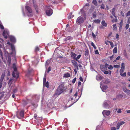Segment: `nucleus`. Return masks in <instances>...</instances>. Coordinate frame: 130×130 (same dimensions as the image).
Masks as SVG:
<instances>
[{
	"label": "nucleus",
	"mask_w": 130,
	"mask_h": 130,
	"mask_svg": "<svg viewBox=\"0 0 130 130\" xmlns=\"http://www.w3.org/2000/svg\"><path fill=\"white\" fill-rule=\"evenodd\" d=\"M123 54L125 57L127 58V55L125 50H124V51Z\"/></svg>",
	"instance_id": "nucleus-29"
},
{
	"label": "nucleus",
	"mask_w": 130,
	"mask_h": 130,
	"mask_svg": "<svg viewBox=\"0 0 130 130\" xmlns=\"http://www.w3.org/2000/svg\"><path fill=\"white\" fill-rule=\"evenodd\" d=\"M110 41H109L107 40V41H105V44L106 45H109V43H110Z\"/></svg>",
	"instance_id": "nucleus-45"
},
{
	"label": "nucleus",
	"mask_w": 130,
	"mask_h": 130,
	"mask_svg": "<svg viewBox=\"0 0 130 130\" xmlns=\"http://www.w3.org/2000/svg\"><path fill=\"white\" fill-rule=\"evenodd\" d=\"M5 76V74H3L1 76V78L0 81L1 82H2Z\"/></svg>",
	"instance_id": "nucleus-24"
},
{
	"label": "nucleus",
	"mask_w": 130,
	"mask_h": 130,
	"mask_svg": "<svg viewBox=\"0 0 130 130\" xmlns=\"http://www.w3.org/2000/svg\"><path fill=\"white\" fill-rule=\"evenodd\" d=\"M108 66V64L106 63L104 65H101L100 66L101 70L103 72H104L107 69V67Z\"/></svg>",
	"instance_id": "nucleus-8"
},
{
	"label": "nucleus",
	"mask_w": 130,
	"mask_h": 130,
	"mask_svg": "<svg viewBox=\"0 0 130 130\" xmlns=\"http://www.w3.org/2000/svg\"><path fill=\"white\" fill-rule=\"evenodd\" d=\"M81 56V55H78L77 56V57L76 58V60H77V59H79L80 58V57Z\"/></svg>",
	"instance_id": "nucleus-43"
},
{
	"label": "nucleus",
	"mask_w": 130,
	"mask_h": 130,
	"mask_svg": "<svg viewBox=\"0 0 130 130\" xmlns=\"http://www.w3.org/2000/svg\"><path fill=\"white\" fill-rule=\"evenodd\" d=\"M100 88L103 92H105L107 88V86L106 85L100 86Z\"/></svg>",
	"instance_id": "nucleus-13"
},
{
	"label": "nucleus",
	"mask_w": 130,
	"mask_h": 130,
	"mask_svg": "<svg viewBox=\"0 0 130 130\" xmlns=\"http://www.w3.org/2000/svg\"><path fill=\"white\" fill-rule=\"evenodd\" d=\"M105 7V6L103 4H102L101 7V8L102 9H104Z\"/></svg>",
	"instance_id": "nucleus-54"
},
{
	"label": "nucleus",
	"mask_w": 130,
	"mask_h": 130,
	"mask_svg": "<svg viewBox=\"0 0 130 130\" xmlns=\"http://www.w3.org/2000/svg\"><path fill=\"white\" fill-rule=\"evenodd\" d=\"M12 79H10L9 80V82L8 83V85H11L12 83Z\"/></svg>",
	"instance_id": "nucleus-32"
},
{
	"label": "nucleus",
	"mask_w": 130,
	"mask_h": 130,
	"mask_svg": "<svg viewBox=\"0 0 130 130\" xmlns=\"http://www.w3.org/2000/svg\"><path fill=\"white\" fill-rule=\"evenodd\" d=\"M116 36L117 39H118L119 38V35L118 34H116Z\"/></svg>",
	"instance_id": "nucleus-64"
},
{
	"label": "nucleus",
	"mask_w": 130,
	"mask_h": 130,
	"mask_svg": "<svg viewBox=\"0 0 130 130\" xmlns=\"http://www.w3.org/2000/svg\"><path fill=\"white\" fill-rule=\"evenodd\" d=\"M46 14L48 16H51L53 13V10L52 9H49L46 10Z\"/></svg>",
	"instance_id": "nucleus-10"
},
{
	"label": "nucleus",
	"mask_w": 130,
	"mask_h": 130,
	"mask_svg": "<svg viewBox=\"0 0 130 130\" xmlns=\"http://www.w3.org/2000/svg\"><path fill=\"white\" fill-rule=\"evenodd\" d=\"M107 68H108V69L110 70H112L113 69V67L111 65H108V66Z\"/></svg>",
	"instance_id": "nucleus-33"
},
{
	"label": "nucleus",
	"mask_w": 130,
	"mask_h": 130,
	"mask_svg": "<svg viewBox=\"0 0 130 130\" xmlns=\"http://www.w3.org/2000/svg\"><path fill=\"white\" fill-rule=\"evenodd\" d=\"M100 22V20L99 19L95 20H94V22L96 23H99Z\"/></svg>",
	"instance_id": "nucleus-27"
},
{
	"label": "nucleus",
	"mask_w": 130,
	"mask_h": 130,
	"mask_svg": "<svg viewBox=\"0 0 130 130\" xmlns=\"http://www.w3.org/2000/svg\"><path fill=\"white\" fill-rule=\"evenodd\" d=\"M124 69H121L120 70V74H122V73L124 72Z\"/></svg>",
	"instance_id": "nucleus-44"
},
{
	"label": "nucleus",
	"mask_w": 130,
	"mask_h": 130,
	"mask_svg": "<svg viewBox=\"0 0 130 130\" xmlns=\"http://www.w3.org/2000/svg\"><path fill=\"white\" fill-rule=\"evenodd\" d=\"M88 54V52L87 51H86L85 52V55H87Z\"/></svg>",
	"instance_id": "nucleus-53"
},
{
	"label": "nucleus",
	"mask_w": 130,
	"mask_h": 130,
	"mask_svg": "<svg viewBox=\"0 0 130 130\" xmlns=\"http://www.w3.org/2000/svg\"><path fill=\"white\" fill-rule=\"evenodd\" d=\"M120 75L122 77H125L126 76V72H124L123 74H120Z\"/></svg>",
	"instance_id": "nucleus-35"
},
{
	"label": "nucleus",
	"mask_w": 130,
	"mask_h": 130,
	"mask_svg": "<svg viewBox=\"0 0 130 130\" xmlns=\"http://www.w3.org/2000/svg\"><path fill=\"white\" fill-rule=\"evenodd\" d=\"M115 19H113L112 20V22H116L117 21V19L116 18H115Z\"/></svg>",
	"instance_id": "nucleus-48"
},
{
	"label": "nucleus",
	"mask_w": 130,
	"mask_h": 130,
	"mask_svg": "<svg viewBox=\"0 0 130 130\" xmlns=\"http://www.w3.org/2000/svg\"><path fill=\"white\" fill-rule=\"evenodd\" d=\"M92 3L95 5H96L97 2L96 0H93L92 2Z\"/></svg>",
	"instance_id": "nucleus-36"
},
{
	"label": "nucleus",
	"mask_w": 130,
	"mask_h": 130,
	"mask_svg": "<svg viewBox=\"0 0 130 130\" xmlns=\"http://www.w3.org/2000/svg\"><path fill=\"white\" fill-rule=\"evenodd\" d=\"M0 28L2 29H4V27L1 21H0Z\"/></svg>",
	"instance_id": "nucleus-30"
},
{
	"label": "nucleus",
	"mask_w": 130,
	"mask_h": 130,
	"mask_svg": "<svg viewBox=\"0 0 130 130\" xmlns=\"http://www.w3.org/2000/svg\"><path fill=\"white\" fill-rule=\"evenodd\" d=\"M51 68L50 67H49L47 69V73H48L51 70Z\"/></svg>",
	"instance_id": "nucleus-49"
},
{
	"label": "nucleus",
	"mask_w": 130,
	"mask_h": 130,
	"mask_svg": "<svg viewBox=\"0 0 130 130\" xmlns=\"http://www.w3.org/2000/svg\"><path fill=\"white\" fill-rule=\"evenodd\" d=\"M95 53L96 54H99V53L98 50H96L95 51Z\"/></svg>",
	"instance_id": "nucleus-56"
},
{
	"label": "nucleus",
	"mask_w": 130,
	"mask_h": 130,
	"mask_svg": "<svg viewBox=\"0 0 130 130\" xmlns=\"http://www.w3.org/2000/svg\"><path fill=\"white\" fill-rule=\"evenodd\" d=\"M101 24L102 26L104 27H106L107 24L105 22L104 20L102 21L101 22Z\"/></svg>",
	"instance_id": "nucleus-20"
},
{
	"label": "nucleus",
	"mask_w": 130,
	"mask_h": 130,
	"mask_svg": "<svg viewBox=\"0 0 130 130\" xmlns=\"http://www.w3.org/2000/svg\"><path fill=\"white\" fill-rule=\"evenodd\" d=\"M102 76H99L98 75H97L96 76V79L99 81H100L101 79H102Z\"/></svg>",
	"instance_id": "nucleus-16"
},
{
	"label": "nucleus",
	"mask_w": 130,
	"mask_h": 130,
	"mask_svg": "<svg viewBox=\"0 0 130 130\" xmlns=\"http://www.w3.org/2000/svg\"><path fill=\"white\" fill-rule=\"evenodd\" d=\"M125 122L124 121H121L118 122L117 125V129H118L120 128V126L124 124Z\"/></svg>",
	"instance_id": "nucleus-12"
},
{
	"label": "nucleus",
	"mask_w": 130,
	"mask_h": 130,
	"mask_svg": "<svg viewBox=\"0 0 130 130\" xmlns=\"http://www.w3.org/2000/svg\"><path fill=\"white\" fill-rule=\"evenodd\" d=\"M121 14L123 17H124V13L122 11H121Z\"/></svg>",
	"instance_id": "nucleus-59"
},
{
	"label": "nucleus",
	"mask_w": 130,
	"mask_h": 130,
	"mask_svg": "<svg viewBox=\"0 0 130 130\" xmlns=\"http://www.w3.org/2000/svg\"><path fill=\"white\" fill-rule=\"evenodd\" d=\"M103 107L106 109H109L112 107L113 105L111 104L110 101H105L104 102L103 105Z\"/></svg>",
	"instance_id": "nucleus-3"
},
{
	"label": "nucleus",
	"mask_w": 130,
	"mask_h": 130,
	"mask_svg": "<svg viewBox=\"0 0 130 130\" xmlns=\"http://www.w3.org/2000/svg\"><path fill=\"white\" fill-rule=\"evenodd\" d=\"M43 85L44 86H45L47 88H48L49 87L48 82V81H47L46 83H45L44 85V84Z\"/></svg>",
	"instance_id": "nucleus-22"
},
{
	"label": "nucleus",
	"mask_w": 130,
	"mask_h": 130,
	"mask_svg": "<svg viewBox=\"0 0 130 130\" xmlns=\"http://www.w3.org/2000/svg\"><path fill=\"white\" fill-rule=\"evenodd\" d=\"M76 55L73 52L71 53V57L73 58L74 59H75L76 58Z\"/></svg>",
	"instance_id": "nucleus-19"
},
{
	"label": "nucleus",
	"mask_w": 130,
	"mask_h": 130,
	"mask_svg": "<svg viewBox=\"0 0 130 130\" xmlns=\"http://www.w3.org/2000/svg\"><path fill=\"white\" fill-rule=\"evenodd\" d=\"M117 112L118 113H121L122 112L121 109H119Z\"/></svg>",
	"instance_id": "nucleus-52"
},
{
	"label": "nucleus",
	"mask_w": 130,
	"mask_h": 130,
	"mask_svg": "<svg viewBox=\"0 0 130 130\" xmlns=\"http://www.w3.org/2000/svg\"><path fill=\"white\" fill-rule=\"evenodd\" d=\"M11 47L12 52L10 53V54H8L7 56V63L9 65H10L11 63V58L10 55H11L12 56L14 57H15V56L16 53L15 47L12 44H11Z\"/></svg>",
	"instance_id": "nucleus-1"
},
{
	"label": "nucleus",
	"mask_w": 130,
	"mask_h": 130,
	"mask_svg": "<svg viewBox=\"0 0 130 130\" xmlns=\"http://www.w3.org/2000/svg\"><path fill=\"white\" fill-rule=\"evenodd\" d=\"M129 15H130V10L127 12L126 14V17Z\"/></svg>",
	"instance_id": "nucleus-42"
},
{
	"label": "nucleus",
	"mask_w": 130,
	"mask_h": 130,
	"mask_svg": "<svg viewBox=\"0 0 130 130\" xmlns=\"http://www.w3.org/2000/svg\"><path fill=\"white\" fill-rule=\"evenodd\" d=\"M91 45L92 46L94 49H96V47L94 43L93 42H92L91 44Z\"/></svg>",
	"instance_id": "nucleus-31"
},
{
	"label": "nucleus",
	"mask_w": 130,
	"mask_h": 130,
	"mask_svg": "<svg viewBox=\"0 0 130 130\" xmlns=\"http://www.w3.org/2000/svg\"><path fill=\"white\" fill-rule=\"evenodd\" d=\"M92 36L93 37V38H94V39L96 38V36L93 32H92Z\"/></svg>",
	"instance_id": "nucleus-47"
},
{
	"label": "nucleus",
	"mask_w": 130,
	"mask_h": 130,
	"mask_svg": "<svg viewBox=\"0 0 130 130\" xmlns=\"http://www.w3.org/2000/svg\"><path fill=\"white\" fill-rule=\"evenodd\" d=\"M9 38L11 42L13 43H15L16 42V39L14 37L10 36H9Z\"/></svg>",
	"instance_id": "nucleus-14"
},
{
	"label": "nucleus",
	"mask_w": 130,
	"mask_h": 130,
	"mask_svg": "<svg viewBox=\"0 0 130 130\" xmlns=\"http://www.w3.org/2000/svg\"><path fill=\"white\" fill-rule=\"evenodd\" d=\"M129 25L128 24H127L126 25L125 27V28L126 30L127 29L129 28Z\"/></svg>",
	"instance_id": "nucleus-50"
},
{
	"label": "nucleus",
	"mask_w": 130,
	"mask_h": 130,
	"mask_svg": "<svg viewBox=\"0 0 130 130\" xmlns=\"http://www.w3.org/2000/svg\"><path fill=\"white\" fill-rule=\"evenodd\" d=\"M89 6V4L88 3H87L83 7V8H85L86 6Z\"/></svg>",
	"instance_id": "nucleus-55"
},
{
	"label": "nucleus",
	"mask_w": 130,
	"mask_h": 130,
	"mask_svg": "<svg viewBox=\"0 0 130 130\" xmlns=\"http://www.w3.org/2000/svg\"><path fill=\"white\" fill-rule=\"evenodd\" d=\"M113 52L114 53H116L117 52V47H115L113 50Z\"/></svg>",
	"instance_id": "nucleus-23"
},
{
	"label": "nucleus",
	"mask_w": 130,
	"mask_h": 130,
	"mask_svg": "<svg viewBox=\"0 0 130 130\" xmlns=\"http://www.w3.org/2000/svg\"><path fill=\"white\" fill-rule=\"evenodd\" d=\"M9 32L7 29H5L3 31V35L4 37L6 39L9 36Z\"/></svg>",
	"instance_id": "nucleus-6"
},
{
	"label": "nucleus",
	"mask_w": 130,
	"mask_h": 130,
	"mask_svg": "<svg viewBox=\"0 0 130 130\" xmlns=\"http://www.w3.org/2000/svg\"><path fill=\"white\" fill-rule=\"evenodd\" d=\"M33 2L34 4V6L35 8V9L36 10V12L38 13V8H37V6L35 4V0H33Z\"/></svg>",
	"instance_id": "nucleus-18"
},
{
	"label": "nucleus",
	"mask_w": 130,
	"mask_h": 130,
	"mask_svg": "<svg viewBox=\"0 0 130 130\" xmlns=\"http://www.w3.org/2000/svg\"><path fill=\"white\" fill-rule=\"evenodd\" d=\"M72 62L74 67L77 69H78V67L77 65V62L74 60H72Z\"/></svg>",
	"instance_id": "nucleus-15"
},
{
	"label": "nucleus",
	"mask_w": 130,
	"mask_h": 130,
	"mask_svg": "<svg viewBox=\"0 0 130 130\" xmlns=\"http://www.w3.org/2000/svg\"><path fill=\"white\" fill-rule=\"evenodd\" d=\"M120 66L118 65H115L114 66V67L116 68H118Z\"/></svg>",
	"instance_id": "nucleus-57"
},
{
	"label": "nucleus",
	"mask_w": 130,
	"mask_h": 130,
	"mask_svg": "<svg viewBox=\"0 0 130 130\" xmlns=\"http://www.w3.org/2000/svg\"><path fill=\"white\" fill-rule=\"evenodd\" d=\"M13 68L14 71L12 73V75L13 77L17 79L19 77V74L17 71V69L16 66L14 64H13Z\"/></svg>",
	"instance_id": "nucleus-4"
},
{
	"label": "nucleus",
	"mask_w": 130,
	"mask_h": 130,
	"mask_svg": "<svg viewBox=\"0 0 130 130\" xmlns=\"http://www.w3.org/2000/svg\"><path fill=\"white\" fill-rule=\"evenodd\" d=\"M112 14L113 15V16L115 17V18H117V16H116L115 15V12L112 11L111 12Z\"/></svg>",
	"instance_id": "nucleus-38"
},
{
	"label": "nucleus",
	"mask_w": 130,
	"mask_h": 130,
	"mask_svg": "<svg viewBox=\"0 0 130 130\" xmlns=\"http://www.w3.org/2000/svg\"><path fill=\"white\" fill-rule=\"evenodd\" d=\"M79 79L82 82H83V78L82 77L80 76V77Z\"/></svg>",
	"instance_id": "nucleus-63"
},
{
	"label": "nucleus",
	"mask_w": 130,
	"mask_h": 130,
	"mask_svg": "<svg viewBox=\"0 0 130 130\" xmlns=\"http://www.w3.org/2000/svg\"><path fill=\"white\" fill-rule=\"evenodd\" d=\"M110 44L111 45V47L112 48H113L114 47V45L113 43L110 41Z\"/></svg>",
	"instance_id": "nucleus-40"
},
{
	"label": "nucleus",
	"mask_w": 130,
	"mask_h": 130,
	"mask_svg": "<svg viewBox=\"0 0 130 130\" xmlns=\"http://www.w3.org/2000/svg\"><path fill=\"white\" fill-rule=\"evenodd\" d=\"M70 76V74L68 73H65L63 77H64L68 78Z\"/></svg>",
	"instance_id": "nucleus-17"
},
{
	"label": "nucleus",
	"mask_w": 130,
	"mask_h": 130,
	"mask_svg": "<svg viewBox=\"0 0 130 130\" xmlns=\"http://www.w3.org/2000/svg\"><path fill=\"white\" fill-rule=\"evenodd\" d=\"M46 74H45L44 75V77L43 79V84L44 85L45 83H46Z\"/></svg>",
	"instance_id": "nucleus-28"
},
{
	"label": "nucleus",
	"mask_w": 130,
	"mask_h": 130,
	"mask_svg": "<svg viewBox=\"0 0 130 130\" xmlns=\"http://www.w3.org/2000/svg\"><path fill=\"white\" fill-rule=\"evenodd\" d=\"M74 16V15H72V13H70L69 15L68 18V19H70L72 18Z\"/></svg>",
	"instance_id": "nucleus-25"
},
{
	"label": "nucleus",
	"mask_w": 130,
	"mask_h": 130,
	"mask_svg": "<svg viewBox=\"0 0 130 130\" xmlns=\"http://www.w3.org/2000/svg\"><path fill=\"white\" fill-rule=\"evenodd\" d=\"M50 60L51 59H49L48 60H47L46 62L45 63V67H46V68L47 67V66L49 64L50 62Z\"/></svg>",
	"instance_id": "nucleus-21"
},
{
	"label": "nucleus",
	"mask_w": 130,
	"mask_h": 130,
	"mask_svg": "<svg viewBox=\"0 0 130 130\" xmlns=\"http://www.w3.org/2000/svg\"><path fill=\"white\" fill-rule=\"evenodd\" d=\"M24 115V111L22 110L19 112H18L17 114V117L19 119H21L23 118Z\"/></svg>",
	"instance_id": "nucleus-7"
},
{
	"label": "nucleus",
	"mask_w": 130,
	"mask_h": 130,
	"mask_svg": "<svg viewBox=\"0 0 130 130\" xmlns=\"http://www.w3.org/2000/svg\"><path fill=\"white\" fill-rule=\"evenodd\" d=\"M76 78L75 77V78H74L72 80V83H73V84H74L75 83V81H76Z\"/></svg>",
	"instance_id": "nucleus-41"
},
{
	"label": "nucleus",
	"mask_w": 130,
	"mask_h": 130,
	"mask_svg": "<svg viewBox=\"0 0 130 130\" xmlns=\"http://www.w3.org/2000/svg\"><path fill=\"white\" fill-rule=\"evenodd\" d=\"M111 130H116V128L115 127H112L111 129Z\"/></svg>",
	"instance_id": "nucleus-62"
},
{
	"label": "nucleus",
	"mask_w": 130,
	"mask_h": 130,
	"mask_svg": "<svg viewBox=\"0 0 130 130\" xmlns=\"http://www.w3.org/2000/svg\"><path fill=\"white\" fill-rule=\"evenodd\" d=\"M125 92H126L127 93H129L130 92V91L127 89H126L125 90H124Z\"/></svg>",
	"instance_id": "nucleus-46"
},
{
	"label": "nucleus",
	"mask_w": 130,
	"mask_h": 130,
	"mask_svg": "<svg viewBox=\"0 0 130 130\" xmlns=\"http://www.w3.org/2000/svg\"><path fill=\"white\" fill-rule=\"evenodd\" d=\"M123 20H122L119 24L120 28H121L123 25Z\"/></svg>",
	"instance_id": "nucleus-26"
},
{
	"label": "nucleus",
	"mask_w": 130,
	"mask_h": 130,
	"mask_svg": "<svg viewBox=\"0 0 130 130\" xmlns=\"http://www.w3.org/2000/svg\"><path fill=\"white\" fill-rule=\"evenodd\" d=\"M71 38V37L70 36H68L66 38V40L67 41L68 40H69Z\"/></svg>",
	"instance_id": "nucleus-39"
},
{
	"label": "nucleus",
	"mask_w": 130,
	"mask_h": 130,
	"mask_svg": "<svg viewBox=\"0 0 130 130\" xmlns=\"http://www.w3.org/2000/svg\"><path fill=\"white\" fill-rule=\"evenodd\" d=\"M84 20L83 18L79 17L76 20V23L80 25L83 22Z\"/></svg>",
	"instance_id": "nucleus-9"
},
{
	"label": "nucleus",
	"mask_w": 130,
	"mask_h": 130,
	"mask_svg": "<svg viewBox=\"0 0 130 130\" xmlns=\"http://www.w3.org/2000/svg\"><path fill=\"white\" fill-rule=\"evenodd\" d=\"M96 17V13H94L93 14V17L95 18Z\"/></svg>",
	"instance_id": "nucleus-51"
},
{
	"label": "nucleus",
	"mask_w": 130,
	"mask_h": 130,
	"mask_svg": "<svg viewBox=\"0 0 130 130\" xmlns=\"http://www.w3.org/2000/svg\"><path fill=\"white\" fill-rule=\"evenodd\" d=\"M113 30H116L117 29V27L116 26V24H113Z\"/></svg>",
	"instance_id": "nucleus-37"
},
{
	"label": "nucleus",
	"mask_w": 130,
	"mask_h": 130,
	"mask_svg": "<svg viewBox=\"0 0 130 130\" xmlns=\"http://www.w3.org/2000/svg\"><path fill=\"white\" fill-rule=\"evenodd\" d=\"M104 73L105 74H107L109 73V72L108 71H104Z\"/></svg>",
	"instance_id": "nucleus-61"
},
{
	"label": "nucleus",
	"mask_w": 130,
	"mask_h": 130,
	"mask_svg": "<svg viewBox=\"0 0 130 130\" xmlns=\"http://www.w3.org/2000/svg\"><path fill=\"white\" fill-rule=\"evenodd\" d=\"M17 91V88L13 90V92L14 93H16Z\"/></svg>",
	"instance_id": "nucleus-60"
},
{
	"label": "nucleus",
	"mask_w": 130,
	"mask_h": 130,
	"mask_svg": "<svg viewBox=\"0 0 130 130\" xmlns=\"http://www.w3.org/2000/svg\"><path fill=\"white\" fill-rule=\"evenodd\" d=\"M65 90L64 86L62 85H60L57 88L55 94H54V96L57 97L58 95L62 93Z\"/></svg>",
	"instance_id": "nucleus-2"
},
{
	"label": "nucleus",
	"mask_w": 130,
	"mask_h": 130,
	"mask_svg": "<svg viewBox=\"0 0 130 130\" xmlns=\"http://www.w3.org/2000/svg\"><path fill=\"white\" fill-rule=\"evenodd\" d=\"M110 111L109 110H104L102 112V114L104 116L106 115L108 116L110 113Z\"/></svg>",
	"instance_id": "nucleus-11"
},
{
	"label": "nucleus",
	"mask_w": 130,
	"mask_h": 130,
	"mask_svg": "<svg viewBox=\"0 0 130 130\" xmlns=\"http://www.w3.org/2000/svg\"><path fill=\"white\" fill-rule=\"evenodd\" d=\"M22 10L23 15L24 16H25L26 15V14L24 13V12L23 9H22Z\"/></svg>",
	"instance_id": "nucleus-58"
},
{
	"label": "nucleus",
	"mask_w": 130,
	"mask_h": 130,
	"mask_svg": "<svg viewBox=\"0 0 130 130\" xmlns=\"http://www.w3.org/2000/svg\"><path fill=\"white\" fill-rule=\"evenodd\" d=\"M121 68V69H124L125 66H124V63H123L122 64Z\"/></svg>",
	"instance_id": "nucleus-34"
},
{
	"label": "nucleus",
	"mask_w": 130,
	"mask_h": 130,
	"mask_svg": "<svg viewBox=\"0 0 130 130\" xmlns=\"http://www.w3.org/2000/svg\"><path fill=\"white\" fill-rule=\"evenodd\" d=\"M25 8L26 10V12H27L28 13V14H27V15L29 17L32 16L33 15V13L32 9L31 7L28 6H26L25 7Z\"/></svg>",
	"instance_id": "nucleus-5"
}]
</instances>
